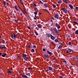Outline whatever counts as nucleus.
Wrapping results in <instances>:
<instances>
[{
	"label": "nucleus",
	"instance_id": "f257e3e1",
	"mask_svg": "<svg viewBox=\"0 0 78 78\" xmlns=\"http://www.w3.org/2000/svg\"><path fill=\"white\" fill-rule=\"evenodd\" d=\"M22 56L23 58L24 59L25 61H27V60H28V59H29L28 57H27V55L26 54H23Z\"/></svg>",
	"mask_w": 78,
	"mask_h": 78
},
{
	"label": "nucleus",
	"instance_id": "f03ea898",
	"mask_svg": "<svg viewBox=\"0 0 78 78\" xmlns=\"http://www.w3.org/2000/svg\"><path fill=\"white\" fill-rule=\"evenodd\" d=\"M62 10L63 12H64L66 14H67V9H66L65 8H62Z\"/></svg>",
	"mask_w": 78,
	"mask_h": 78
},
{
	"label": "nucleus",
	"instance_id": "7ed1b4c3",
	"mask_svg": "<svg viewBox=\"0 0 78 78\" xmlns=\"http://www.w3.org/2000/svg\"><path fill=\"white\" fill-rule=\"evenodd\" d=\"M53 30L55 31V33L57 34H58V33H59L58 31V30H57V29L56 28H53Z\"/></svg>",
	"mask_w": 78,
	"mask_h": 78
},
{
	"label": "nucleus",
	"instance_id": "20e7f679",
	"mask_svg": "<svg viewBox=\"0 0 78 78\" xmlns=\"http://www.w3.org/2000/svg\"><path fill=\"white\" fill-rule=\"evenodd\" d=\"M0 48L1 49H6V47L2 46H0Z\"/></svg>",
	"mask_w": 78,
	"mask_h": 78
},
{
	"label": "nucleus",
	"instance_id": "39448f33",
	"mask_svg": "<svg viewBox=\"0 0 78 78\" xmlns=\"http://www.w3.org/2000/svg\"><path fill=\"white\" fill-rule=\"evenodd\" d=\"M50 37H51V39L52 40H55V37L52 36V35L50 34Z\"/></svg>",
	"mask_w": 78,
	"mask_h": 78
},
{
	"label": "nucleus",
	"instance_id": "423d86ee",
	"mask_svg": "<svg viewBox=\"0 0 78 78\" xmlns=\"http://www.w3.org/2000/svg\"><path fill=\"white\" fill-rule=\"evenodd\" d=\"M43 56L45 58H49V56L48 55H47L45 54H43Z\"/></svg>",
	"mask_w": 78,
	"mask_h": 78
},
{
	"label": "nucleus",
	"instance_id": "0eeeda50",
	"mask_svg": "<svg viewBox=\"0 0 78 78\" xmlns=\"http://www.w3.org/2000/svg\"><path fill=\"white\" fill-rule=\"evenodd\" d=\"M54 17L55 18H56L57 19H59V17L58 16V15L55 14Z\"/></svg>",
	"mask_w": 78,
	"mask_h": 78
},
{
	"label": "nucleus",
	"instance_id": "6e6552de",
	"mask_svg": "<svg viewBox=\"0 0 78 78\" xmlns=\"http://www.w3.org/2000/svg\"><path fill=\"white\" fill-rule=\"evenodd\" d=\"M21 75L23 77V78H29L28 77V76H25L23 75Z\"/></svg>",
	"mask_w": 78,
	"mask_h": 78
},
{
	"label": "nucleus",
	"instance_id": "1a4fd4ad",
	"mask_svg": "<svg viewBox=\"0 0 78 78\" xmlns=\"http://www.w3.org/2000/svg\"><path fill=\"white\" fill-rule=\"evenodd\" d=\"M37 27L39 28H42V25L41 24H38L37 25Z\"/></svg>",
	"mask_w": 78,
	"mask_h": 78
},
{
	"label": "nucleus",
	"instance_id": "9d476101",
	"mask_svg": "<svg viewBox=\"0 0 78 78\" xmlns=\"http://www.w3.org/2000/svg\"><path fill=\"white\" fill-rule=\"evenodd\" d=\"M57 2L58 3H62V1L61 0H57Z\"/></svg>",
	"mask_w": 78,
	"mask_h": 78
},
{
	"label": "nucleus",
	"instance_id": "9b49d317",
	"mask_svg": "<svg viewBox=\"0 0 78 78\" xmlns=\"http://www.w3.org/2000/svg\"><path fill=\"white\" fill-rule=\"evenodd\" d=\"M46 36L47 37H50V34L46 33Z\"/></svg>",
	"mask_w": 78,
	"mask_h": 78
},
{
	"label": "nucleus",
	"instance_id": "f8f14e48",
	"mask_svg": "<svg viewBox=\"0 0 78 78\" xmlns=\"http://www.w3.org/2000/svg\"><path fill=\"white\" fill-rule=\"evenodd\" d=\"M44 6L46 7V8H47V7H48V5L47 4H44Z\"/></svg>",
	"mask_w": 78,
	"mask_h": 78
},
{
	"label": "nucleus",
	"instance_id": "ddd939ff",
	"mask_svg": "<svg viewBox=\"0 0 78 78\" xmlns=\"http://www.w3.org/2000/svg\"><path fill=\"white\" fill-rule=\"evenodd\" d=\"M17 34H14L13 35V37L15 39H16V37H17Z\"/></svg>",
	"mask_w": 78,
	"mask_h": 78
},
{
	"label": "nucleus",
	"instance_id": "4468645a",
	"mask_svg": "<svg viewBox=\"0 0 78 78\" xmlns=\"http://www.w3.org/2000/svg\"><path fill=\"white\" fill-rule=\"evenodd\" d=\"M48 69L49 70H53V69H52V68L50 67H48Z\"/></svg>",
	"mask_w": 78,
	"mask_h": 78
},
{
	"label": "nucleus",
	"instance_id": "2eb2a0df",
	"mask_svg": "<svg viewBox=\"0 0 78 78\" xmlns=\"http://www.w3.org/2000/svg\"><path fill=\"white\" fill-rule=\"evenodd\" d=\"M69 7H70L71 9H73V6H72V5L70 4L69 5Z\"/></svg>",
	"mask_w": 78,
	"mask_h": 78
},
{
	"label": "nucleus",
	"instance_id": "dca6fc26",
	"mask_svg": "<svg viewBox=\"0 0 78 78\" xmlns=\"http://www.w3.org/2000/svg\"><path fill=\"white\" fill-rule=\"evenodd\" d=\"M47 51L48 53V54H49V55H53V54L51 53V52H49V51L47 50Z\"/></svg>",
	"mask_w": 78,
	"mask_h": 78
},
{
	"label": "nucleus",
	"instance_id": "f3484780",
	"mask_svg": "<svg viewBox=\"0 0 78 78\" xmlns=\"http://www.w3.org/2000/svg\"><path fill=\"white\" fill-rule=\"evenodd\" d=\"M8 73H10V74H11V73H12V71H11L10 70H8Z\"/></svg>",
	"mask_w": 78,
	"mask_h": 78
},
{
	"label": "nucleus",
	"instance_id": "a211bd4d",
	"mask_svg": "<svg viewBox=\"0 0 78 78\" xmlns=\"http://www.w3.org/2000/svg\"><path fill=\"white\" fill-rule=\"evenodd\" d=\"M6 56V53H5L4 54H3L2 55V57H5V56Z\"/></svg>",
	"mask_w": 78,
	"mask_h": 78
},
{
	"label": "nucleus",
	"instance_id": "6ab92c4d",
	"mask_svg": "<svg viewBox=\"0 0 78 78\" xmlns=\"http://www.w3.org/2000/svg\"><path fill=\"white\" fill-rule=\"evenodd\" d=\"M62 47V46L61 45H60L58 47V49H61V48Z\"/></svg>",
	"mask_w": 78,
	"mask_h": 78
},
{
	"label": "nucleus",
	"instance_id": "aec40b11",
	"mask_svg": "<svg viewBox=\"0 0 78 78\" xmlns=\"http://www.w3.org/2000/svg\"><path fill=\"white\" fill-rule=\"evenodd\" d=\"M68 50H69V52H72L73 51V50L70 49H68Z\"/></svg>",
	"mask_w": 78,
	"mask_h": 78
},
{
	"label": "nucleus",
	"instance_id": "412c9836",
	"mask_svg": "<svg viewBox=\"0 0 78 78\" xmlns=\"http://www.w3.org/2000/svg\"><path fill=\"white\" fill-rule=\"evenodd\" d=\"M75 34H78V30H77L75 32Z\"/></svg>",
	"mask_w": 78,
	"mask_h": 78
},
{
	"label": "nucleus",
	"instance_id": "4be33fe9",
	"mask_svg": "<svg viewBox=\"0 0 78 78\" xmlns=\"http://www.w3.org/2000/svg\"><path fill=\"white\" fill-rule=\"evenodd\" d=\"M22 12H23V13H24V14H27V12L25 11V10H23L22 11Z\"/></svg>",
	"mask_w": 78,
	"mask_h": 78
},
{
	"label": "nucleus",
	"instance_id": "5701e85b",
	"mask_svg": "<svg viewBox=\"0 0 78 78\" xmlns=\"http://www.w3.org/2000/svg\"><path fill=\"white\" fill-rule=\"evenodd\" d=\"M63 1L65 3H67V0H63Z\"/></svg>",
	"mask_w": 78,
	"mask_h": 78
},
{
	"label": "nucleus",
	"instance_id": "b1692460",
	"mask_svg": "<svg viewBox=\"0 0 78 78\" xmlns=\"http://www.w3.org/2000/svg\"><path fill=\"white\" fill-rule=\"evenodd\" d=\"M59 25V24H58L57 23H56L55 24V26L56 27H57Z\"/></svg>",
	"mask_w": 78,
	"mask_h": 78
},
{
	"label": "nucleus",
	"instance_id": "393cba45",
	"mask_svg": "<svg viewBox=\"0 0 78 78\" xmlns=\"http://www.w3.org/2000/svg\"><path fill=\"white\" fill-rule=\"evenodd\" d=\"M10 36L12 38H13V37H14V35H13V34H10Z\"/></svg>",
	"mask_w": 78,
	"mask_h": 78
},
{
	"label": "nucleus",
	"instance_id": "a878e982",
	"mask_svg": "<svg viewBox=\"0 0 78 78\" xmlns=\"http://www.w3.org/2000/svg\"><path fill=\"white\" fill-rule=\"evenodd\" d=\"M15 8L16 10H17V11H19V10H18V9H17V6L16 5L15 6Z\"/></svg>",
	"mask_w": 78,
	"mask_h": 78
},
{
	"label": "nucleus",
	"instance_id": "bb28decb",
	"mask_svg": "<svg viewBox=\"0 0 78 78\" xmlns=\"http://www.w3.org/2000/svg\"><path fill=\"white\" fill-rule=\"evenodd\" d=\"M27 75H28V76H30V73H27L26 74Z\"/></svg>",
	"mask_w": 78,
	"mask_h": 78
},
{
	"label": "nucleus",
	"instance_id": "cd10ccee",
	"mask_svg": "<svg viewBox=\"0 0 78 78\" xmlns=\"http://www.w3.org/2000/svg\"><path fill=\"white\" fill-rule=\"evenodd\" d=\"M51 44L53 45H55V43H53V42H51Z\"/></svg>",
	"mask_w": 78,
	"mask_h": 78
},
{
	"label": "nucleus",
	"instance_id": "c85d7f7f",
	"mask_svg": "<svg viewBox=\"0 0 78 78\" xmlns=\"http://www.w3.org/2000/svg\"><path fill=\"white\" fill-rule=\"evenodd\" d=\"M52 6H53L54 8H55L56 7V5H55L54 4H53L52 5Z\"/></svg>",
	"mask_w": 78,
	"mask_h": 78
},
{
	"label": "nucleus",
	"instance_id": "c756f323",
	"mask_svg": "<svg viewBox=\"0 0 78 78\" xmlns=\"http://www.w3.org/2000/svg\"><path fill=\"white\" fill-rule=\"evenodd\" d=\"M58 29H59L61 28V26H60V25H59L58 27H57Z\"/></svg>",
	"mask_w": 78,
	"mask_h": 78
},
{
	"label": "nucleus",
	"instance_id": "7c9ffc66",
	"mask_svg": "<svg viewBox=\"0 0 78 78\" xmlns=\"http://www.w3.org/2000/svg\"><path fill=\"white\" fill-rule=\"evenodd\" d=\"M35 33L37 36V35H38V33H37V31H35Z\"/></svg>",
	"mask_w": 78,
	"mask_h": 78
},
{
	"label": "nucleus",
	"instance_id": "2f4dec72",
	"mask_svg": "<svg viewBox=\"0 0 78 78\" xmlns=\"http://www.w3.org/2000/svg\"><path fill=\"white\" fill-rule=\"evenodd\" d=\"M39 2L41 4H44V3H43V2H42V1H41L40 0Z\"/></svg>",
	"mask_w": 78,
	"mask_h": 78
},
{
	"label": "nucleus",
	"instance_id": "473e14b6",
	"mask_svg": "<svg viewBox=\"0 0 78 78\" xmlns=\"http://www.w3.org/2000/svg\"><path fill=\"white\" fill-rule=\"evenodd\" d=\"M73 23H75V24H76V25H77L78 24V23L75 21H74Z\"/></svg>",
	"mask_w": 78,
	"mask_h": 78
},
{
	"label": "nucleus",
	"instance_id": "72a5a7b5",
	"mask_svg": "<svg viewBox=\"0 0 78 78\" xmlns=\"http://www.w3.org/2000/svg\"><path fill=\"white\" fill-rule=\"evenodd\" d=\"M5 40H2V44H5Z\"/></svg>",
	"mask_w": 78,
	"mask_h": 78
},
{
	"label": "nucleus",
	"instance_id": "f704fd0d",
	"mask_svg": "<svg viewBox=\"0 0 78 78\" xmlns=\"http://www.w3.org/2000/svg\"><path fill=\"white\" fill-rule=\"evenodd\" d=\"M55 42H58V40L57 39H56L55 40Z\"/></svg>",
	"mask_w": 78,
	"mask_h": 78
},
{
	"label": "nucleus",
	"instance_id": "c9c22d12",
	"mask_svg": "<svg viewBox=\"0 0 78 78\" xmlns=\"http://www.w3.org/2000/svg\"><path fill=\"white\" fill-rule=\"evenodd\" d=\"M31 51H32V52H34V49H32Z\"/></svg>",
	"mask_w": 78,
	"mask_h": 78
},
{
	"label": "nucleus",
	"instance_id": "e433bc0d",
	"mask_svg": "<svg viewBox=\"0 0 78 78\" xmlns=\"http://www.w3.org/2000/svg\"><path fill=\"white\" fill-rule=\"evenodd\" d=\"M34 14L35 15V17H36V15H37V12H34Z\"/></svg>",
	"mask_w": 78,
	"mask_h": 78
},
{
	"label": "nucleus",
	"instance_id": "4c0bfd02",
	"mask_svg": "<svg viewBox=\"0 0 78 78\" xmlns=\"http://www.w3.org/2000/svg\"><path fill=\"white\" fill-rule=\"evenodd\" d=\"M33 5L34 6H37L36 4L34 3H33Z\"/></svg>",
	"mask_w": 78,
	"mask_h": 78
},
{
	"label": "nucleus",
	"instance_id": "58836bf2",
	"mask_svg": "<svg viewBox=\"0 0 78 78\" xmlns=\"http://www.w3.org/2000/svg\"><path fill=\"white\" fill-rule=\"evenodd\" d=\"M14 20L16 22H18V20Z\"/></svg>",
	"mask_w": 78,
	"mask_h": 78
},
{
	"label": "nucleus",
	"instance_id": "ea45409f",
	"mask_svg": "<svg viewBox=\"0 0 78 78\" xmlns=\"http://www.w3.org/2000/svg\"><path fill=\"white\" fill-rule=\"evenodd\" d=\"M20 2L21 3H22L23 4V2H22V0H20Z\"/></svg>",
	"mask_w": 78,
	"mask_h": 78
},
{
	"label": "nucleus",
	"instance_id": "a19ab883",
	"mask_svg": "<svg viewBox=\"0 0 78 78\" xmlns=\"http://www.w3.org/2000/svg\"><path fill=\"white\" fill-rule=\"evenodd\" d=\"M28 70H31V68L29 67L28 68Z\"/></svg>",
	"mask_w": 78,
	"mask_h": 78
},
{
	"label": "nucleus",
	"instance_id": "79ce46f5",
	"mask_svg": "<svg viewBox=\"0 0 78 78\" xmlns=\"http://www.w3.org/2000/svg\"><path fill=\"white\" fill-rule=\"evenodd\" d=\"M3 3L4 4V5H6V2H5V1H4L3 2Z\"/></svg>",
	"mask_w": 78,
	"mask_h": 78
},
{
	"label": "nucleus",
	"instance_id": "37998d69",
	"mask_svg": "<svg viewBox=\"0 0 78 78\" xmlns=\"http://www.w3.org/2000/svg\"><path fill=\"white\" fill-rule=\"evenodd\" d=\"M63 62H65V63L66 64L67 63V62H66V61L64 60L63 61Z\"/></svg>",
	"mask_w": 78,
	"mask_h": 78
},
{
	"label": "nucleus",
	"instance_id": "c03bdc74",
	"mask_svg": "<svg viewBox=\"0 0 78 78\" xmlns=\"http://www.w3.org/2000/svg\"><path fill=\"white\" fill-rule=\"evenodd\" d=\"M73 59H76V57H73Z\"/></svg>",
	"mask_w": 78,
	"mask_h": 78
},
{
	"label": "nucleus",
	"instance_id": "a18cd8bd",
	"mask_svg": "<svg viewBox=\"0 0 78 78\" xmlns=\"http://www.w3.org/2000/svg\"><path fill=\"white\" fill-rule=\"evenodd\" d=\"M53 59L54 60H56V57H54Z\"/></svg>",
	"mask_w": 78,
	"mask_h": 78
},
{
	"label": "nucleus",
	"instance_id": "49530a36",
	"mask_svg": "<svg viewBox=\"0 0 78 78\" xmlns=\"http://www.w3.org/2000/svg\"><path fill=\"white\" fill-rule=\"evenodd\" d=\"M69 45H71V42H69Z\"/></svg>",
	"mask_w": 78,
	"mask_h": 78
},
{
	"label": "nucleus",
	"instance_id": "de8ad7c7",
	"mask_svg": "<svg viewBox=\"0 0 78 78\" xmlns=\"http://www.w3.org/2000/svg\"><path fill=\"white\" fill-rule=\"evenodd\" d=\"M6 5L7 6H8V5H9V4L8 3H7Z\"/></svg>",
	"mask_w": 78,
	"mask_h": 78
},
{
	"label": "nucleus",
	"instance_id": "09e8293b",
	"mask_svg": "<svg viewBox=\"0 0 78 78\" xmlns=\"http://www.w3.org/2000/svg\"><path fill=\"white\" fill-rule=\"evenodd\" d=\"M27 28H28V29H29V30H30V27L29 26H28Z\"/></svg>",
	"mask_w": 78,
	"mask_h": 78
},
{
	"label": "nucleus",
	"instance_id": "8fccbe9b",
	"mask_svg": "<svg viewBox=\"0 0 78 78\" xmlns=\"http://www.w3.org/2000/svg\"><path fill=\"white\" fill-rule=\"evenodd\" d=\"M43 51H45L46 50H45V49H43Z\"/></svg>",
	"mask_w": 78,
	"mask_h": 78
},
{
	"label": "nucleus",
	"instance_id": "3c124183",
	"mask_svg": "<svg viewBox=\"0 0 78 78\" xmlns=\"http://www.w3.org/2000/svg\"><path fill=\"white\" fill-rule=\"evenodd\" d=\"M69 52L68 51H67L66 52V53H69Z\"/></svg>",
	"mask_w": 78,
	"mask_h": 78
},
{
	"label": "nucleus",
	"instance_id": "603ef678",
	"mask_svg": "<svg viewBox=\"0 0 78 78\" xmlns=\"http://www.w3.org/2000/svg\"><path fill=\"white\" fill-rule=\"evenodd\" d=\"M31 47V46H30V45H29L28 46V48H30Z\"/></svg>",
	"mask_w": 78,
	"mask_h": 78
},
{
	"label": "nucleus",
	"instance_id": "864d4df0",
	"mask_svg": "<svg viewBox=\"0 0 78 78\" xmlns=\"http://www.w3.org/2000/svg\"><path fill=\"white\" fill-rule=\"evenodd\" d=\"M76 9H77L78 10V7H76Z\"/></svg>",
	"mask_w": 78,
	"mask_h": 78
},
{
	"label": "nucleus",
	"instance_id": "5fc2aeb1",
	"mask_svg": "<svg viewBox=\"0 0 78 78\" xmlns=\"http://www.w3.org/2000/svg\"><path fill=\"white\" fill-rule=\"evenodd\" d=\"M43 10L44 11H47L48 12V10H47V9H43Z\"/></svg>",
	"mask_w": 78,
	"mask_h": 78
},
{
	"label": "nucleus",
	"instance_id": "6e6d98bb",
	"mask_svg": "<svg viewBox=\"0 0 78 78\" xmlns=\"http://www.w3.org/2000/svg\"><path fill=\"white\" fill-rule=\"evenodd\" d=\"M34 25H35L34 24H33V25H32V27H34Z\"/></svg>",
	"mask_w": 78,
	"mask_h": 78
},
{
	"label": "nucleus",
	"instance_id": "4d7b16f0",
	"mask_svg": "<svg viewBox=\"0 0 78 78\" xmlns=\"http://www.w3.org/2000/svg\"><path fill=\"white\" fill-rule=\"evenodd\" d=\"M34 19L35 20H36V17H34Z\"/></svg>",
	"mask_w": 78,
	"mask_h": 78
},
{
	"label": "nucleus",
	"instance_id": "13d9d810",
	"mask_svg": "<svg viewBox=\"0 0 78 78\" xmlns=\"http://www.w3.org/2000/svg\"><path fill=\"white\" fill-rule=\"evenodd\" d=\"M33 47H34V48H36V45H34L33 46Z\"/></svg>",
	"mask_w": 78,
	"mask_h": 78
},
{
	"label": "nucleus",
	"instance_id": "bf43d9fd",
	"mask_svg": "<svg viewBox=\"0 0 78 78\" xmlns=\"http://www.w3.org/2000/svg\"><path fill=\"white\" fill-rule=\"evenodd\" d=\"M59 78H62V76H59Z\"/></svg>",
	"mask_w": 78,
	"mask_h": 78
},
{
	"label": "nucleus",
	"instance_id": "052dcab7",
	"mask_svg": "<svg viewBox=\"0 0 78 78\" xmlns=\"http://www.w3.org/2000/svg\"><path fill=\"white\" fill-rule=\"evenodd\" d=\"M37 8L36 7H35V8L34 9V10L35 11H36V10L37 9Z\"/></svg>",
	"mask_w": 78,
	"mask_h": 78
},
{
	"label": "nucleus",
	"instance_id": "680f3d73",
	"mask_svg": "<svg viewBox=\"0 0 78 78\" xmlns=\"http://www.w3.org/2000/svg\"><path fill=\"white\" fill-rule=\"evenodd\" d=\"M20 14L21 16H22V13H21Z\"/></svg>",
	"mask_w": 78,
	"mask_h": 78
},
{
	"label": "nucleus",
	"instance_id": "e2e57ef3",
	"mask_svg": "<svg viewBox=\"0 0 78 78\" xmlns=\"http://www.w3.org/2000/svg\"><path fill=\"white\" fill-rule=\"evenodd\" d=\"M39 14H40V15H41V14H42V13H39Z\"/></svg>",
	"mask_w": 78,
	"mask_h": 78
},
{
	"label": "nucleus",
	"instance_id": "0e129e2a",
	"mask_svg": "<svg viewBox=\"0 0 78 78\" xmlns=\"http://www.w3.org/2000/svg\"><path fill=\"white\" fill-rule=\"evenodd\" d=\"M51 22H53V20H51Z\"/></svg>",
	"mask_w": 78,
	"mask_h": 78
},
{
	"label": "nucleus",
	"instance_id": "69168bd1",
	"mask_svg": "<svg viewBox=\"0 0 78 78\" xmlns=\"http://www.w3.org/2000/svg\"><path fill=\"white\" fill-rule=\"evenodd\" d=\"M52 19H54V18L53 17H52Z\"/></svg>",
	"mask_w": 78,
	"mask_h": 78
},
{
	"label": "nucleus",
	"instance_id": "338daca9",
	"mask_svg": "<svg viewBox=\"0 0 78 78\" xmlns=\"http://www.w3.org/2000/svg\"><path fill=\"white\" fill-rule=\"evenodd\" d=\"M2 55V53L0 52V55Z\"/></svg>",
	"mask_w": 78,
	"mask_h": 78
},
{
	"label": "nucleus",
	"instance_id": "774afa93",
	"mask_svg": "<svg viewBox=\"0 0 78 78\" xmlns=\"http://www.w3.org/2000/svg\"><path fill=\"white\" fill-rule=\"evenodd\" d=\"M77 58V59H78V57Z\"/></svg>",
	"mask_w": 78,
	"mask_h": 78
}]
</instances>
